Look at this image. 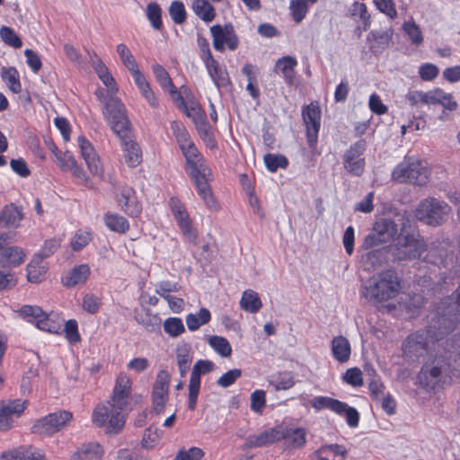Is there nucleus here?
<instances>
[{
  "mask_svg": "<svg viewBox=\"0 0 460 460\" xmlns=\"http://www.w3.org/2000/svg\"><path fill=\"white\" fill-rule=\"evenodd\" d=\"M241 307L249 313H257L262 306L261 301L256 292L248 289L243 294L240 301Z\"/></svg>",
  "mask_w": 460,
  "mask_h": 460,
  "instance_id": "f704fd0d",
  "label": "nucleus"
},
{
  "mask_svg": "<svg viewBox=\"0 0 460 460\" xmlns=\"http://www.w3.org/2000/svg\"><path fill=\"white\" fill-rule=\"evenodd\" d=\"M290 11L292 18L296 22H302L307 13L306 0H291Z\"/></svg>",
  "mask_w": 460,
  "mask_h": 460,
  "instance_id": "603ef678",
  "label": "nucleus"
},
{
  "mask_svg": "<svg viewBox=\"0 0 460 460\" xmlns=\"http://www.w3.org/2000/svg\"><path fill=\"white\" fill-rule=\"evenodd\" d=\"M311 405L318 411L329 409L335 413H341L346 402L327 396H317L311 401Z\"/></svg>",
  "mask_w": 460,
  "mask_h": 460,
  "instance_id": "c756f323",
  "label": "nucleus"
},
{
  "mask_svg": "<svg viewBox=\"0 0 460 460\" xmlns=\"http://www.w3.org/2000/svg\"><path fill=\"white\" fill-rule=\"evenodd\" d=\"M438 73V67L431 63H425L420 66L419 69V75L423 81H431L435 79Z\"/></svg>",
  "mask_w": 460,
  "mask_h": 460,
  "instance_id": "774afa93",
  "label": "nucleus"
},
{
  "mask_svg": "<svg viewBox=\"0 0 460 460\" xmlns=\"http://www.w3.org/2000/svg\"><path fill=\"white\" fill-rule=\"evenodd\" d=\"M20 314L41 331L59 333L62 324L58 319L47 314L40 306L24 305L19 310Z\"/></svg>",
  "mask_w": 460,
  "mask_h": 460,
  "instance_id": "9d476101",
  "label": "nucleus"
},
{
  "mask_svg": "<svg viewBox=\"0 0 460 460\" xmlns=\"http://www.w3.org/2000/svg\"><path fill=\"white\" fill-rule=\"evenodd\" d=\"M169 14L176 24H182L186 22L187 12L182 2L172 1L168 9Z\"/></svg>",
  "mask_w": 460,
  "mask_h": 460,
  "instance_id": "c03bdc74",
  "label": "nucleus"
},
{
  "mask_svg": "<svg viewBox=\"0 0 460 460\" xmlns=\"http://www.w3.org/2000/svg\"><path fill=\"white\" fill-rule=\"evenodd\" d=\"M59 240L56 238L45 241L40 252L35 254L36 257H40L41 260L50 257L59 247Z\"/></svg>",
  "mask_w": 460,
  "mask_h": 460,
  "instance_id": "680f3d73",
  "label": "nucleus"
},
{
  "mask_svg": "<svg viewBox=\"0 0 460 460\" xmlns=\"http://www.w3.org/2000/svg\"><path fill=\"white\" fill-rule=\"evenodd\" d=\"M192 10L199 18L206 22H212L216 16L215 8L208 0H194Z\"/></svg>",
  "mask_w": 460,
  "mask_h": 460,
  "instance_id": "473e14b6",
  "label": "nucleus"
},
{
  "mask_svg": "<svg viewBox=\"0 0 460 460\" xmlns=\"http://www.w3.org/2000/svg\"><path fill=\"white\" fill-rule=\"evenodd\" d=\"M303 121L306 128V140L309 148L314 152L318 143V133L321 128V110L317 104L310 103L302 111Z\"/></svg>",
  "mask_w": 460,
  "mask_h": 460,
  "instance_id": "f8f14e48",
  "label": "nucleus"
},
{
  "mask_svg": "<svg viewBox=\"0 0 460 460\" xmlns=\"http://www.w3.org/2000/svg\"><path fill=\"white\" fill-rule=\"evenodd\" d=\"M136 320L149 332H155L160 330L162 321L157 314L146 313L144 315L136 316Z\"/></svg>",
  "mask_w": 460,
  "mask_h": 460,
  "instance_id": "37998d69",
  "label": "nucleus"
},
{
  "mask_svg": "<svg viewBox=\"0 0 460 460\" xmlns=\"http://www.w3.org/2000/svg\"><path fill=\"white\" fill-rule=\"evenodd\" d=\"M168 400V391L153 387L152 402L154 409L157 413L164 411V405Z\"/></svg>",
  "mask_w": 460,
  "mask_h": 460,
  "instance_id": "5fc2aeb1",
  "label": "nucleus"
},
{
  "mask_svg": "<svg viewBox=\"0 0 460 460\" xmlns=\"http://www.w3.org/2000/svg\"><path fill=\"white\" fill-rule=\"evenodd\" d=\"M204 64L211 80L218 89L226 87L230 84V79L227 71L223 69L215 58Z\"/></svg>",
  "mask_w": 460,
  "mask_h": 460,
  "instance_id": "412c9836",
  "label": "nucleus"
},
{
  "mask_svg": "<svg viewBox=\"0 0 460 460\" xmlns=\"http://www.w3.org/2000/svg\"><path fill=\"white\" fill-rule=\"evenodd\" d=\"M25 256L26 254L21 247L9 246L1 252L0 263L16 267L24 261Z\"/></svg>",
  "mask_w": 460,
  "mask_h": 460,
  "instance_id": "c85d7f7f",
  "label": "nucleus"
},
{
  "mask_svg": "<svg viewBox=\"0 0 460 460\" xmlns=\"http://www.w3.org/2000/svg\"><path fill=\"white\" fill-rule=\"evenodd\" d=\"M101 305V299L93 294H86L83 298L82 306L84 311L91 314H96L99 311Z\"/></svg>",
  "mask_w": 460,
  "mask_h": 460,
  "instance_id": "bf43d9fd",
  "label": "nucleus"
},
{
  "mask_svg": "<svg viewBox=\"0 0 460 460\" xmlns=\"http://www.w3.org/2000/svg\"><path fill=\"white\" fill-rule=\"evenodd\" d=\"M279 441L289 439V446L293 448H302L306 443V430L304 428H288L279 426Z\"/></svg>",
  "mask_w": 460,
  "mask_h": 460,
  "instance_id": "6ab92c4d",
  "label": "nucleus"
},
{
  "mask_svg": "<svg viewBox=\"0 0 460 460\" xmlns=\"http://www.w3.org/2000/svg\"><path fill=\"white\" fill-rule=\"evenodd\" d=\"M1 77L13 93H21L22 84L19 78V73L15 67H3L1 71Z\"/></svg>",
  "mask_w": 460,
  "mask_h": 460,
  "instance_id": "72a5a7b5",
  "label": "nucleus"
},
{
  "mask_svg": "<svg viewBox=\"0 0 460 460\" xmlns=\"http://www.w3.org/2000/svg\"><path fill=\"white\" fill-rule=\"evenodd\" d=\"M130 391L131 380L126 374H119L116 379L111 400L104 404L98 405L93 410V422L98 427H103L108 421L107 433H119L125 425Z\"/></svg>",
  "mask_w": 460,
  "mask_h": 460,
  "instance_id": "f257e3e1",
  "label": "nucleus"
},
{
  "mask_svg": "<svg viewBox=\"0 0 460 460\" xmlns=\"http://www.w3.org/2000/svg\"><path fill=\"white\" fill-rule=\"evenodd\" d=\"M66 338L72 343L78 342L80 341V334L78 332L77 322L74 319L66 322L64 326Z\"/></svg>",
  "mask_w": 460,
  "mask_h": 460,
  "instance_id": "69168bd1",
  "label": "nucleus"
},
{
  "mask_svg": "<svg viewBox=\"0 0 460 460\" xmlns=\"http://www.w3.org/2000/svg\"><path fill=\"white\" fill-rule=\"evenodd\" d=\"M343 380L354 386H361L363 385L362 372L358 367L349 368L343 376Z\"/></svg>",
  "mask_w": 460,
  "mask_h": 460,
  "instance_id": "e2e57ef3",
  "label": "nucleus"
},
{
  "mask_svg": "<svg viewBox=\"0 0 460 460\" xmlns=\"http://www.w3.org/2000/svg\"><path fill=\"white\" fill-rule=\"evenodd\" d=\"M389 248L394 260L405 261L420 258L427 247L419 232L408 231L403 223L394 244Z\"/></svg>",
  "mask_w": 460,
  "mask_h": 460,
  "instance_id": "20e7f679",
  "label": "nucleus"
},
{
  "mask_svg": "<svg viewBox=\"0 0 460 460\" xmlns=\"http://www.w3.org/2000/svg\"><path fill=\"white\" fill-rule=\"evenodd\" d=\"M295 384V376L290 372L280 373L275 380L270 381V385H272L276 391L288 390L293 387Z\"/></svg>",
  "mask_w": 460,
  "mask_h": 460,
  "instance_id": "49530a36",
  "label": "nucleus"
},
{
  "mask_svg": "<svg viewBox=\"0 0 460 460\" xmlns=\"http://www.w3.org/2000/svg\"><path fill=\"white\" fill-rule=\"evenodd\" d=\"M176 358L180 375L181 377H184L187 372L190 370V367L192 362V356L190 353V347L188 345H184L181 348H178Z\"/></svg>",
  "mask_w": 460,
  "mask_h": 460,
  "instance_id": "4c0bfd02",
  "label": "nucleus"
},
{
  "mask_svg": "<svg viewBox=\"0 0 460 460\" xmlns=\"http://www.w3.org/2000/svg\"><path fill=\"white\" fill-rule=\"evenodd\" d=\"M403 30L409 36L414 45H420L423 41V36L420 27L414 22H406L403 23Z\"/></svg>",
  "mask_w": 460,
  "mask_h": 460,
  "instance_id": "864d4df0",
  "label": "nucleus"
},
{
  "mask_svg": "<svg viewBox=\"0 0 460 460\" xmlns=\"http://www.w3.org/2000/svg\"><path fill=\"white\" fill-rule=\"evenodd\" d=\"M397 231V225L392 219H380L375 223L372 231L365 237L362 247L368 250L387 243L394 238Z\"/></svg>",
  "mask_w": 460,
  "mask_h": 460,
  "instance_id": "9b49d317",
  "label": "nucleus"
},
{
  "mask_svg": "<svg viewBox=\"0 0 460 460\" xmlns=\"http://www.w3.org/2000/svg\"><path fill=\"white\" fill-rule=\"evenodd\" d=\"M208 344L214 349L221 357L227 358L232 354V348L228 341L220 336H211L208 340Z\"/></svg>",
  "mask_w": 460,
  "mask_h": 460,
  "instance_id": "58836bf2",
  "label": "nucleus"
},
{
  "mask_svg": "<svg viewBox=\"0 0 460 460\" xmlns=\"http://www.w3.org/2000/svg\"><path fill=\"white\" fill-rule=\"evenodd\" d=\"M27 401L22 399L0 401V431H7L13 426L27 408Z\"/></svg>",
  "mask_w": 460,
  "mask_h": 460,
  "instance_id": "ddd939ff",
  "label": "nucleus"
},
{
  "mask_svg": "<svg viewBox=\"0 0 460 460\" xmlns=\"http://www.w3.org/2000/svg\"><path fill=\"white\" fill-rule=\"evenodd\" d=\"M392 177L400 183H412L419 186L426 184L429 170L421 161L405 158L393 171Z\"/></svg>",
  "mask_w": 460,
  "mask_h": 460,
  "instance_id": "423d86ee",
  "label": "nucleus"
},
{
  "mask_svg": "<svg viewBox=\"0 0 460 460\" xmlns=\"http://www.w3.org/2000/svg\"><path fill=\"white\" fill-rule=\"evenodd\" d=\"M403 355L411 359H418L428 351V337L425 332L419 331L409 335L403 343Z\"/></svg>",
  "mask_w": 460,
  "mask_h": 460,
  "instance_id": "4468645a",
  "label": "nucleus"
},
{
  "mask_svg": "<svg viewBox=\"0 0 460 460\" xmlns=\"http://www.w3.org/2000/svg\"><path fill=\"white\" fill-rule=\"evenodd\" d=\"M117 52L122 63L130 71V73L138 68L135 58L125 44H119L117 46Z\"/></svg>",
  "mask_w": 460,
  "mask_h": 460,
  "instance_id": "3c124183",
  "label": "nucleus"
},
{
  "mask_svg": "<svg viewBox=\"0 0 460 460\" xmlns=\"http://www.w3.org/2000/svg\"><path fill=\"white\" fill-rule=\"evenodd\" d=\"M365 159L353 160L351 162H343L344 169L351 175L359 177L363 174L365 169Z\"/></svg>",
  "mask_w": 460,
  "mask_h": 460,
  "instance_id": "338daca9",
  "label": "nucleus"
},
{
  "mask_svg": "<svg viewBox=\"0 0 460 460\" xmlns=\"http://www.w3.org/2000/svg\"><path fill=\"white\" fill-rule=\"evenodd\" d=\"M78 145L81 150V155L85 161L88 170L95 176H102L103 170L100 164V159L93 145L84 137H78Z\"/></svg>",
  "mask_w": 460,
  "mask_h": 460,
  "instance_id": "2eb2a0df",
  "label": "nucleus"
},
{
  "mask_svg": "<svg viewBox=\"0 0 460 460\" xmlns=\"http://www.w3.org/2000/svg\"><path fill=\"white\" fill-rule=\"evenodd\" d=\"M264 164L270 172H275L279 168H287L288 165V160L283 155L269 153L264 155Z\"/></svg>",
  "mask_w": 460,
  "mask_h": 460,
  "instance_id": "ea45409f",
  "label": "nucleus"
},
{
  "mask_svg": "<svg viewBox=\"0 0 460 460\" xmlns=\"http://www.w3.org/2000/svg\"><path fill=\"white\" fill-rule=\"evenodd\" d=\"M449 367L450 364L442 356L436 357L430 362H426L418 374L420 384L427 390L436 389L445 382Z\"/></svg>",
  "mask_w": 460,
  "mask_h": 460,
  "instance_id": "6e6552de",
  "label": "nucleus"
},
{
  "mask_svg": "<svg viewBox=\"0 0 460 460\" xmlns=\"http://www.w3.org/2000/svg\"><path fill=\"white\" fill-rule=\"evenodd\" d=\"M102 114L117 137H127L131 130L130 121L126 114V108L120 100L110 95L102 101Z\"/></svg>",
  "mask_w": 460,
  "mask_h": 460,
  "instance_id": "39448f33",
  "label": "nucleus"
},
{
  "mask_svg": "<svg viewBox=\"0 0 460 460\" xmlns=\"http://www.w3.org/2000/svg\"><path fill=\"white\" fill-rule=\"evenodd\" d=\"M0 37L6 45L14 49H20L22 45V40L11 27L2 26L0 29Z\"/></svg>",
  "mask_w": 460,
  "mask_h": 460,
  "instance_id": "09e8293b",
  "label": "nucleus"
},
{
  "mask_svg": "<svg viewBox=\"0 0 460 460\" xmlns=\"http://www.w3.org/2000/svg\"><path fill=\"white\" fill-rule=\"evenodd\" d=\"M394 31L392 29L386 31H371L367 35V41L371 42L369 48L373 51L376 49H385L392 40Z\"/></svg>",
  "mask_w": 460,
  "mask_h": 460,
  "instance_id": "cd10ccee",
  "label": "nucleus"
},
{
  "mask_svg": "<svg viewBox=\"0 0 460 460\" xmlns=\"http://www.w3.org/2000/svg\"><path fill=\"white\" fill-rule=\"evenodd\" d=\"M210 32L213 38V47L216 50L223 52L225 50L224 44L226 41V24L222 27L219 24L213 25L210 28Z\"/></svg>",
  "mask_w": 460,
  "mask_h": 460,
  "instance_id": "a19ab883",
  "label": "nucleus"
},
{
  "mask_svg": "<svg viewBox=\"0 0 460 460\" xmlns=\"http://www.w3.org/2000/svg\"><path fill=\"white\" fill-rule=\"evenodd\" d=\"M23 217L21 208L11 203L0 212V226L17 227Z\"/></svg>",
  "mask_w": 460,
  "mask_h": 460,
  "instance_id": "5701e85b",
  "label": "nucleus"
},
{
  "mask_svg": "<svg viewBox=\"0 0 460 460\" xmlns=\"http://www.w3.org/2000/svg\"><path fill=\"white\" fill-rule=\"evenodd\" d=\"M146 16L155 30L163 29L162 9L156 3H150L146 6Z\"/></svg>",
  "mask_w": 460,
  "mask_h": 460,
  "instance_id": "79ce46f5",
  "label": "nucleus"
},
{
  "mask_svg": "<svg viewBox=\"0 0 460 460\" xmlns=\"http://www.w3.org/2000/svg\"><path fill=\"white\" fill-rule=\"evenodd\" d=\"M2 460H40L42 452L31 446H22L12 450L4 452Z\"/></svg>",
  "mask_w": 460,
  "mask_h": 460,
  "instance_id": "a211bd4d",
  "label": "nucleus"
},
{
  "mask_svg": "<svg viewBox=\"0 0 460 460\" xmlns=\"http://www.w3.org/2000/svg\"><path fill=\"white\" fill-rule=\"evenodd\" d=\"M203 456L204 452L201 448L192 447L188 450H180L173 460H199Z\"/></svg>",
  "mask_w": 460,
  "mask_h": 460,
  "instance_id": "0e129e2a",
  "label": "nucleus"
},
{
  "mask_svg": "<svg viewBox=\"0 0 460 460\" xmlns=\"http://www.w3.org/2000/svg\"><path fill=\"white\" fill-rule=\"evenodd\" d=\"M242 376V370L234 368L223 374L217 380V384L220 387L226 388L231 386Z\"/></svg>",
  "mask_w": 460,
  "mask_h": 460,
  "instance_id": "6e6d98bb",
  "label": "nucleus"
},
{
  "mask_svg": "<svg viewBox=\"0 0 460 460\" xmlns=\"http://www.w3.org/2000/svg\"><path fill=\"white\" fill-rule=\"evenodd\" d=\"M118 202L125 213L131 217H137L141 212V206L137 199L136 192L129 186L121 188L118 196Z\"/></svg>",
  "mask_w": 460,
  "mask_h": 460,
  "instance_id": "f3484780",
  "label": "nucleus"
},
{
  "mask_svg": "<svg viewBox=\"0 0 460 460\" xmlns=\"http://www.w3.org/2000/svg\"><path fill=\"white\" fill-rule=\"evenodd\" d=\"M266 404V394L263 390H255L251 394V410L261 413Z\"/></svg>",
  "mask_w": 460,
  "mask_h": 460,
  "instance_id": "13d9d810",
  "label": "nucleus"
},
{
  "mask_svg": "<svg viewBox=\"0 0 460 460\" xmlns=\"http://www.w3.org/2000/svg\"><path fill=\"white\" fill-rule=\"evenodd\" d=\"M126 152V161L131 167H135L141 162V150L138 145L131 138V130L127 132V137H118Z\"/></svg>",
  "mask_w": 460,
  "mask_h": 460,
  "instance_id": "4be33fe9",
  "label": "nucleus"
},
{
  "mask_svg": "<svg viewBox=\"0 0 460 460\" xmlns=\"http://www.w3.org/2000/svg\"><path fill=\"white\" fill-rule=\"evenodd\" d=\"M450 207L443 200L427 198L421 200L416 209L417 218L429 226H440L447 221Z\"/></svg>",
  "mask_w": 460,
  "mask_h": 460,
  "instance_id": "0eeeda50",
  "label": "nucleus"
},
{
  "mask_svg": "<svg viewBox=\"0 0 460 460\" xmlns=\"http://www.w3.org/2000/svg\"><path fill=\"white\" fill-rule=\"evenodd\" d=\"M95 71L102 80V82L111 90H116V83L111 73L109 72L107 66L100 61V63L95 67Z\"/></svg>",
  "mask_w": 460,
  "mask_h": 460,
  "instance_id": "4d7b16f0",
  "label": "nucleus"
},
{
  "mask_svg": "<svg viewBox=\"0 0 460 460\" xmlns=\"http://www.w3.org/2000/svg\"><path fill=\"white\" fill-rule=\"evenodd\" d=\"M211 319V314L208 309L200 308L198 314H189L186 316V324L190 331H196L201 325L208 323Z\"/></svg>",
  "mask_w": 460,
  "mask_h": 460,
  "instance_id": "e433bc0d",
  "label": "nucleus"
},
{
  "mask_svg": "<svg viewBox=\"0 0 460 460\" xmlns=\"http://www.w3.org/2000/svg\"><path fill=\"white\" fill-rule=\"evenodd\" d=\"M153 73L155 76L156 81L159 83L160 86L163 89H164V90L168 89L171 95L178 96V99H180L181 101L182 105L185 108L186 115L188 117H190V113L188 111L181 95L178 92L176 86L173 84L172 78L170 77L168 72L161 65L155 64L153 66Z\"/></svg>",
  "mask_w": 460,
  "mask_h": 460,
  "instance_id": "aec40b11",
  "label": "nucleus"
},
{
  "mask_svg": "<svg viewBox=\"0 0 460 460\" xmlns=\"http://www.w3.org/2000/svg\"><path fill=\"white\" fill-rule=\"evenodd\" d=\"M279 441V426L264 430L258 435H250L242 446L243 450L262 447Z\"/></svg>",
  "mask_w": 460,
  "mask_h": 460,
  "instance_id": "dca6fc26",
  "label": "nucleus"
},
{
  "mask_svg": "<svg viewBox=\"0 0 460 460\" xmlns=\"http://www.w3.org/2000/svg\"><path fill=\"white\" fill-rule=\"evenodd\" d=\"M73 419L69 411L59 410L36 420L31 432L40 436H50L63 429Z\"/></svg>",
  "mask_w": 460,
  "mask_h": 460,
  "instance_id": "1a4fd4ad",
  "label": "nucleus"
},
{
  "mask_svg": "<svg viewBox=\"0 0 460 460\" xmlns=\"http://www.w3.org/2000/svg\"><path fill=\"white\" fill-rule=\"evenodd\" d=\"M332 351L337 361L345 363L350 357V344L343 336L334 337L332 341Z\"/></svg>",
  "mask_w": 460,
  "mask_h": 460,
  "instance_id": "bb28decb",
  "label": "nucleus"
},
{
  "mask_svg": "<svg viewBox=\"0 0 460 460\" xmlns=\"http://www.w3.org/2000/svg\"><path fill=\"white\" fill-rule=\"evenodd\" d=\"M181 153L186 161V171L193 181L199 195L208 208L218 210L219 205L214 198L207 178L210 174V169L206 164L203 155L194 144L182 147Z\"/></svg>",
  "mask_w": 460,
  "mask_h": 460,
  "instance_id": "f03ea898",
  "label": "nucleus"
},
{
  "mask_svg": "<svg viewBox=\"0 0 460 460\" xmlns=\"http://www.w3.org/2000/svg\"><path fill=\"white\" fill-rule=\"evenodd\" d=\"M181 290V286L179 283H172L168 280L161 281L157 284L155 292L164 299L170 296V293L178 292Z\"/></svg>",
  "mask_w": 460,
  "mask_h": 460,
  "instance_id": "052dcab7",
  "label": "nucleus"
},
{
  "mask_svg": "<svg viewBox=\"0 0 460 460\" xmlns=\"http://www.w3.org/2000/svg\"><path fill=\"white\" fill-rule=\"evenodd\" d=\"M297 62L295 58L286 56L279 58L274 66L275 73H281L286 84L291 85L295 81V67Z\"/></svg>",
  "mask_w": 460,
  "mask_h": 460,
  "instance_id": "393cba45",
  "label": "nucleus"
},
{
  "mask_svg": "<svg viewBox=\"0 0 460 460\" xmlns=\"http://www.w3.org/2000/svg\"><path fill=\"white\" fill-rule=\"evenodd\" d=\"M366 141L360 139L352 144L343 155V162H351L353 160L362 159L360 157L366 150Z\"/></svg>",
  "mask_w": 460,
  "mask_h": 460,
  "instance_id": "8fccbe9b",
  "label": "nucleus"
},
{
  "mask_svg": "<svg viewBox=\"0 0 460 460\" xmlns=\"http://www.w3.org/2000/svg\"><path fill=\"white\" fill-rule=\"evenodd\" d=\"M104 222L106 226L113 232L124 234L129 228L128 220L124 217L115 213H106L104 215Z\"/></svg>",
  "mask_w": 460,
  "mask_h": 460,
  "instance_id": "c9c22d12",
  "label": "nucleus"
},
{
  "mask_svg": "<svg viewBox=\"0 0 460 460\" xmlns=\"http://www.w3.org/2000/svg\"><path fill=\"white\" fill-rule=\"evenodd\" d=\"M103 455L102 446L96 442L83 444L71 456V460H101Z\"/></svg>",
  "mask_w": 460,
  "mask_h": 460,
  "instance_id": "b1692460",
  "label": "nucleus"
},
{
  "mask_svg": "<svg viewBox=\"0 0 460 460\" xmlns=\"http://www.w3.org/2000/svg\"><path fill=\"white\" fill-rule=\"evenodd\" d=\"M47 266L43 263L40 257L33 256L30 263L27 265V278L30 282H40L46 274Z\"/></svg>",
  "mask_w": 460,
  "mask_h": 460,
  "instance_id": "7c9ffc66",
  "label": "nucleus"
},
{
  "mask_svg": "<svg viewBox=\"0 0 460 460\" xmlns=\"http://www.w3.org/2000/svg\"><path fill=\"white\" fill-rule=\"evenodd\" d=\"M215 364L208 359L198 360L191 370L190 383L200 386V376L210 373L214 370Z\"/></svg>",
  "mask_w": 460,
  "mask_h": 460,
  "instance_id": "2f4dec72",
  "label": "nucleus"
},
{
  "mask_svg": "<svg viewBox=\"0 0 460 460\" xmlns=\"http://www.w3.org/2000/svg\"><path fill=\"white\" fill-rule=\"evenodd\" d=\"M90 268L87 264L78 265L63 279V284L66 287H75L84 284L90 276Z\"/></svg>",
  "mask_w": 460,
  "mask_h": 460,
  "instance_id": "a878e982",
  "label": "nucleus"
},
{
  "mask_svg": "<svg viewBox=\"0 0 460 460\" xmlns=\"http://www.w3.org/2000/svg\"><path fill=\"white\" fill-rule=\"evenodd\" d=\"M164 330L168 335L175 338L185 332V327L181 319L178 317H170L164 321Z\"/></svg>",
  "mask_w": 460,
  "mask_h": 460,
  "instance_id": "a18cd8bd",
  "label": "nucleus"
},
{
  "mask_svg": "<svg viewBox=\"0 0 460 460\" xmlns=\"http://www.w3.org/2000/svg\"><path fill=\"white\" fill-rule=\"evenodd\" d=\"M399 289L397 273L393 270H387L369 279L368 285L364 288L363 295L370 302L380 303L395 297Z\"/></svg>",
  "mask_w": 460,
  "mask_h": 460,
  "instance_id": "7ed1b4c3",
  "label": "nucleus"
},
{
  "mask_svg": "<svg viewBox=\"0 0 460 460\" xmlns=\"http://www.w3.org/2000/svg\"><path fill=\"white\" fill-rule=\"evenodd\" d=\"M174 218L176 219L183 235L190 241L194 242L197 238V234L192 230V225L189 214L186 212L183 213L182 216L180 215L174 217Z\"/></svg>",
  "mask_w": 460,
  "mask_h": 460,
  "instance_id": "de8ad7c7",
  "label": "nucleus"
}]
</instances>
